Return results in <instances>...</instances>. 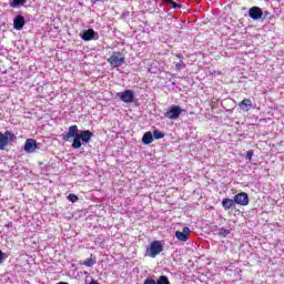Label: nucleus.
<instances>
[{
  "label": "nucleus",
  "mask_w": 284,
  "mask_h": 284,
  "mask_svg": "<svg viewBox=\"0 0 284 284\" xmlns=\"http://www.w3.org/2000/svg\"><path fill=\"white\" fill-rule=\"evenodd\" d=\"M97 264V257H94V255L91 254L90 258H87L83 261V265H85V267H92V265Z\"/></svg>",
  "instance_id": "f3484780"
},
{
  "label": "nucleus",
  "mask_w": 284,
  "mask_h": 284,
  "mask_svg": "<svg viewBox=\"0 0 284 284\" xmlns=\"http://www.w3.org/2000/svg\"><path fill=\"white\" fill-rule=\"evenodd\" d=\"M183 109L181 106L173 104L169 108V110L164 113L165 119H171L172 121H176L179 116H181Z\"/></svg>",
  "instance_id": "7ed1b4c3"
},
{
  "label": "nucleus",
  "mask_w": 284,
  "mask_h": 284,
  "mask_svg": "<svg viewBox=\"0 0 284 284\" xmlns=\"http://www.w3.org/2000/svg\"><path fill=\"white\" fill-rule=\"evenodd\" d=\"M178 57H179V59H182V58H183V55H181V54H178Z\"/></svg>",
  "instance_id": "7c9ffc66"
},
{
  "label": "nucleus",
  "mask_w": 284,
  "mask_h": 284,
  "mask_svg": "<svg viewBox=\"0 0 284 284\" xmlns=\"http://www.w3.org/2000/svg\"><path fill=\"white\" fill-rule=\"evenodd\" d=\"M163 136H165V134L159 130H154L153 131V138L159 140V139H163Z\"/></svg>",
  "instance_id": "412c9836"
},
{
  "label": "nucleus",
  "mask_w": 284,
  "mask_h": 284,
  "mask_svg": "<svg viewBox=\"0 0 284 284\" xmlns=\"http://www.w3.org/2000/svg\"><path fill=\"white\" fill-rule=\"evenodd\" d=\"M89 284H99L97 280H92Z\"/></svg>",
  "instance_id": "c85d7f7f"
},
{
  "label": "nucleus",
  "mask_w": 284,
  "mask_h": 284,
  "mask_svg": "<svg viewBox=\"0 0 284 284\" xmlns=\"http://www.w3.org/2000/svg\"><path fill=\"white\" fill-rule=\"evenodd\" d=\"M14 139H17L14 133L10 131H6L4 133L0 132V150H6L9 143L14 142Z\"/></svg>",
  "instance_id": "20e7f679"
},
{
  "label": "nucleus",
  "mask_w": 284,
  "mask_h": 284,
  "mask_svg": "<svg viewBox=\"0 0 284 284\" xmlns=\"http://www.w3.org/2000/svg\"><path fill=\"white\" fill-rule=\"evenodd\" d=\"M68 200L71 203H77V201H79V196L74 195V194H69Z\"/></svg>",
  "instance_id": "5701e85b"
},
{
  "label": "nucleus",
  "mask_w": 284,
  "mask_h": 284,
  "mask_svg": "<svg viewBox=\"0 0 284 284\" xmlns=\"http://www.w3.org/2000/svg\"><path fill=\"white\" fill-rule=\"evenodd\" d=\"M75 136H79V126L77 124L69 126V131L62 134L64 141H70V139H74Z\"/></svg>",
  "instance_id": "6e6552de"
},
{
  "label": "nucleus",
  "mask_w": 284,
  "mask_h": 284,
  "mask_svg": "<svg viewBox=\"0 0 284 284\" xmlns=\"http://www.w3.org/2000/svg\"><path fill=\"white\" fill-rule=\"evenodd\" d=\"M10 6L11 8H19V6H26V0H13Z\"/></svg>",
  "instance_id": "aec40b11"
},
{
  "label": "nucleus",
  "mask_w": 284,
  "mask_h": 284,
  "mask_svg": "<svg viewBox=\"0 0 284 284\" xmlns=\"http://www.w3.org/2000/svg\"><path fill=\"white\" fill-rule=\"evenodd\" d=\"M0 263H3V251L0 250Z\"/></svg>",
  "instance_id": "bb28decb"
},
{
  "label": "nucleus",
  "mask_w": 284,
  "mask_h": 284,
  "mask_svg": "<svg viewBox=\"0 0 284 284\" xmlns=\"http://www.w3.org/2000/svg\"><path fill=\"white\" fill-rule=\"evenodd\" d=\"M23 26H26V18L23 16H17L13 20L14 30H23Z\"/></svg>",
  "instance_id": "f8f14e48"
},
{
  "label": "nucleus",
  "mask_w": 284,
  "mask_h": 284,
  "mask_svg": "<svg viewBox=\"0 0 284 284\" xmlns=\"http://www.w3.org/2000/svg\"><path fill=\"white\" fill-rule=\"evenodd\" d=\"M230 234V230L222 227L219 230V236H223V239H225V236H227Z\"/></svg>",
  "instance_id": "4be33fe9"
},
{
  "label": "nucleus",
  "mask_w": 284,
  "mask_h": 284,
  "mask_svg": "<svg viewBox=\"0 0 284 284\" xmlns=\"http://www.w3.org/2000/svg\"><path fill=\"white\" fill-rule=\"evenodd\" d=\"M79 136L83 143H90L92 136H94V133H92L90 130H84L80 132Z\"/></svg>",
  "instance_id": "ddd939ff"
},
{
  "label": "nucleus",
  "mask_w": 284,
  "mask_h": 284,
  "mask_svg": "<svg viewBox=\"0 0 284 284\" xmlns=\"http://www.w3.org/2000/svg\"><path fill=\"white\" fill-rule=\"evenodd\" d=\"M108 63L111 68H121L125 63V55L121 51H114L110 58H108Z\"/></svg>",
  "instance_id": "f257e3e1"
},
{
  "label": "nucleus",
  "mask_w": 284,
  "mask_h": 284,
  "mask_svg": "<svg viewBox=\"0 0 284 284\" xmlns=\"http://www.w3.org/2000/svg\"><path fill=\"white\" fill-rule=\"evenodd\" d=\"M37 148H39V145L37 144V140H34V139H27L26 140L24 151L28 154H32V152H36Z\"/></svg>",
  "instance_id": "1a4fd4ad"
},
{
  "label": "nucleus",
  "mask_w": 284,
  "mask_h": 284,
  "mask_svg": "<svg viewBox=\"0 0 284 284\" xmlns=\"http://www.w3.org/2000/svg\"><path fill=\"white\" fill-rule=\"evenodd\" d=\"M175 237L182 243H186V241H190V227L184 226L182 231H175Z\"/></svg>",
  "instance_id": "0eeeda50"
},
{
  "label": "nucleus",
  "mask_w": 284,
  "mask_h": 284,
  "mask_svg": "<svg viewBox=\"0 0 284 284\" xmlns=\"http://www.w3.org/2000/svg\"><path fill=\"white\" fill-rule=\"evenodd\" d=\"M252 156H254V151H247L246 152V159H248V161H252Z\"/></svg>",
  "instance_id": "b1692460"
},
{
  "label": "nucleus",
  "mask_w": 284,
  "mask_h": 284,
  "mask_svg": "<svg viewBox=\"0 0 284 284\" xmlns=\"http://www.w3.org/2000/svg\"><path fill=\"white\" fill-rule=\"evenodd\" d=\"M239 108L242 110V112H250L254 108V104L252 103L251 99H243L241 102H239Z\"/></svg>",
  "instance_id": "9b49d317"
},
{
  "label": "nucleus",
  "mask_w": 284,
  "mask_h": 284,
  "mask_svg": "<svg viewBox=\"0 0 284 284\" xmlns=\"http://www.w3.org/2000/svg\"><path fill=\"white\" fill-rule=\"evenodd\" d=\"M161 252H163V244L161 241H153L146 248L145 256H150V258H156Z\"/></svg>",
  "instance_id": "f03ea898"
},
{
  "label": "nucleus",
  "mask_w": 284,
  "mask_h": 284,
  "mask_svg": "<svg viewBox=\"0 0 284 284\" xmlns=\"http://www.w3.org/2000/svg\"><path fill=\"white\" fill-rule=\"evenodd\" d=\"M248 17L254 21H258V19H263V10L260 7H252L248 10Z\"/></svg>",
  "instance_id": "9d476101"
},
{
  "label": "nucleus",
  "mask_w": 284,
  "mask_h": 284,
  "mask_svg": "<svg viewBox=\"0 0 284 284\" xmlns=\"http://www.w3.org/2000/svg\"><path fill=\"white\" fill-rule=\"evenodd\" d=\"M234 205H236V203L234 202V200L230 199V197H225L222 200V207L227 211V210H232V207H234Z\"/></svg>",
  "instance_id": "4468645a"
},
{
  "label": "nucleus",
  "mask_w": 284,
  "mask_h": 284,
  "mask_svg": "<svg viewBox=\"0 0 284 284\" xmlns=\"http://www.w3.org/2000/svg\"><path fill=\"white\" fill-rule=\"evenodd\" d=\"M94 34H97V32H94L93 29H88V30L83 31L82 40L83 41H92V39H94Z\"/></svg>",
  "instance_id": "2eb2a0df"
},
{
  "label": "nucleus",
  "mask_w": 284,
  "mask_h": 284,
  "mask_svg": "<svg viewBox=\"0 0 284 284\" xmlns=\"http://www.w3.org/2000/svg\"><path fill=\"white\" fill-rule=\"evenodd\" d=\"M143 284H156V281L152 278H146Z\"/></svg>",
  "instance_id": "393cba45"
},
{
  "label": "nucleus",
  "mask_w": 284,
  "mask_h": 284,
  "mask_svg": "<svg viewBox=\"0 0 284 284\" xmlns=\"http://www.w3.org/2000/svg\"><path fill=\"white\" fill-rule=\"evenodd\" d=\"M171 6H172V8H173L174 10H176V8H181V6L178 4V3L174 2V1L171 2Z\"/></svg>",
  "instance_id": "a878e982"
},
{
  "label": "nucleus",
  "mask_w": 284,
  "mask_h": 284,
  "mask_svg": "<svg viewBox=\"0 0 284 284\" xmlns=\"http://www.w3.org/2000/svg\"><path fill=\"white\" fill-rule=\"evenodd\" d=\"M164 1H165V3L172 4V0H164Z\"/></svg>",
  "instance_id": "c756f323"
},
{
  "label": "nucleus",
  "mask_w": 284,
  "mask_h": 284,
  "mask_svg": "<svg viewBox=\"0 0 284 284\" xmlns=\"http://www.w3.org/2000/svg\"><path fill=\"white\" fill-rule=\"evenodd\" d=\"M175 68H176V70H181V69L183 68V64L178 63V64L175 65Z\"/></svg>",
  "instance_id": "cd10ccee"
},
{
  "label": "nucleus",
  "mask_w": 284,
  "mask_h": 284,
  "mask_svg": "<svg viewBox=\"0 0 284 284\" xmlns=\"http://www.w3.org/2000/svg\"><path fill=\"white\" fill-rule=\"evenodd\" d=\"M116 98L123 103H134V91L125 90L123 92H118Z\"/></svg>",
  "instance_id": "39448f33"
},
{
  "label": "nucleus",
  "mask_w": 284,
  "mask_h": 284,
  "mask_svg": "<svg viewBox=\"0 0 284 284\" xmlns=\"http://www.w3.org/2000/svg\"><path fill=\"white\" fill-rule=\"evenodd\" d=\"M155 283L156 284H170V280L168 278V276L161 275Z\"/></svg>",
  "instance_id": "6ab92c4d"
},
{
  "label": "nucleus",
  "mask_w": 284,
  "mask_h": 284,
  "mask_svg": "<svg viewBox=\"0 0 284 284\" xmlns=\"http://www.w3.org/2000/svg\"><path fill=\"white\" fill-rule=\"evenodd\" d=\"M80 148H81V135H75V138H73L72 149L79 150Z\"/></svg>",
  "instance_id": "a211bd4d"
},
{
  "label": "nucleus",
  "mask_w": 284,
  "mask_h": 284,
  "mask_svg": "<svg viewBox=\"0 0 284 284\" xmlns=\"http://www.w3.org/2000/svg\"><path fill=\"white\" fill-rule=\"evenodd\" d=\"M235 205H250V196L245 192L237 193L233 199Z\"/></svg>",
  "instance_id": "423d86ee"
},
{
  "label": "nucleus",
  "mask_w": 284,
  "mask_h": 284,
  "mask_svg": "<svg viewBox=\"0 0 284 284\" xmlns=\"http://www.w3.org/2000/svg\"><path fill=\"white\" fill-rule=\"evenodd\" d=\"M154 141V136L152 135V132H145L143 138H142V143L144 145H150Z\"/></svg>",
  "instance_id": "dca6fc26"
}]
</instances>
